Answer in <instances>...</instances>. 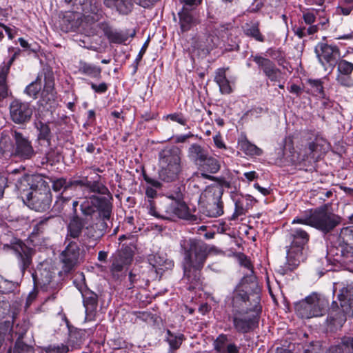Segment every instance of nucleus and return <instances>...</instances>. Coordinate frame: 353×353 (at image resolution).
Here are the masks:
<instances>
[{
    "instance_id": "f257e3e1",
    "label": "nucleus",
    "mask_w": 353,
    "mask_h": 353,
    "mask_svg": "<svg viewBox=\"0 0 353 353\" xmlns=\"http://www.w3.org/2000/svg\"><path fill=\"white\" fill-rule=\"evenodd\" d=\"M110 195L108 197L92 195L85 196L80 204V210L84 217L73 216L67 225L68 237L77 239L78 242L87 248L94 247L105 234L112 214V204Z\"/></svg>"
},
{
    "instance_id": "f03ea898",
    "label": "nucleus",
    "mask_w": 353,
    "mask_h": 353,
    "mask_svg": "<svg viewBox=\"0 0 353 353\" xmlns=\"http://www.w3.org/2000/svg\"><path fill=\"white\" fill-rule=\"evenodd\" d=\"M73 8L65 11L59 21L63 32L77 30L83 23V18L88 23L98 21L103 14L99 0H65Z\"/></svg>"
},
{
    "instance_id": "7ed1b4c3",
    "label": "nucleus",
    "mask_w": 353,
    "mask_h": 353,
    "mask_svg": "<svg viewBox=\"0 0 353 353\" xmlns=\"http://www.w3.org/2000/svg\"><path fill=\"white\" fill-rule=\"evenodd\" d=\"M180 245L184 254V278L191 284L197 285L201 282V271L208 257V246L195 239H183Z\"/></svg>"
},
{
    "instance_id": "20e7f679",
    "label": "nucleus",
    "mask_w": 353,
    "mask_h": 353,
    "mask_svg": "<svg viewBox=\"0 0 353 353\" xmlns=\"http://www.w3.org/2000/svg\"><path fill=\"white\" fill-rule=\"evenodd\" d=\"M181 158L182 151L175 145L165 147L159 152L160 180L170 183L179 179L183 170Z\"/></svg>"
},
{
    "instance_id": "39448f33",
    "label": "nucleus",
    "mask_w": 353,
    "mask_h": 353,
    "mask_svg": "<svg viewBox=\"0 0 353 353\" xmlns=\"http://www.w3.org/2000/svg\"><path fill=\"white\" fill-rule=\"evenodd\" d=\"M339 221L338 216L329 212L326 207H322L314 211H310L309 214L294 219L292 223L310 225L327 233L332 230L339 223Z\"/></svg>"
},
{
    "instance_id": "423d86ee",
    "label": "nucleus",
    "mask_w": 353,
    "mask_h": 353,
    "mask_svg": "<svg viewBox=\"0 0 353 353\" xmlns=\"http://www.w3.org/2000/svg\"><path fill=\"white\" fill-rule=\"evenodd\" d=\"M328 305L325 298L313 292L294 304L295 312L302 319H310L323 315Z\"/></svg>"
},
{
    "instance_id": "0eeeda50",
    "label": "nucleus",
    "mask_w": 353,
    "mask_h": 353,
    "mask_svg": "<svg viewBox=\"0 0 353 353\" xmlns=\"http://www.w3.org/2000/svg\"><path fill=\"white\" fill-rule=\"evenodd\" d=\"M290 234L292 241L291 248L287 252V259L289 265L294 268L303 259L302 250L308 242L310 236L306 231L298 227L292 228Z\"/></svg>"
},
{
    "instance_id": "6e6552de",
    "label": "nucleus",
    "mask_w": 353,
    "mask_h": 353,
    "mask_svg": "<svg viewBox=\"0 0 353 353\" xmlns=\"http://www.w3.org/2000/svg\"><path fill=\"white\" fill-rule=\"evenodd\" d=\"M314 52L319 63L325 70L332 71L341 57V52L338 46L320 42L314 48Z\"/></svg>"
},
{
    "instance_id": "1a4fd4ad",
    "label": "nucleus",
    "mask_w": 353,
    "mask_h": 353,
    "mask_svg": "<svg viewBox=\"0 0 353 353\" xmlns=\"http://www.w3.org/2000/svg\"><path fill=\"white\" fill-rule=\"evenodd\" d=\"M255 277L254 276H244L240 283V285L234 290L232 296V314L236 312H243L246 311H252L248 307V303L249 302L247 285L249 283H253Z\"/></svg>"
},
{
    "instance_id": "9d476101",
    "label": "nucleus",
    "mask_w": 353,
    "mask_h": 353,
    "mask_svg": "<svg viewBox=\"0 0 353 353\" xmlns=\"http://www.w3.org/2000/svg\"><path fill=\"white\" fill-rule=\"evenodd\" d=\"M10 133L14 141V147L12 152V157L21 161L32 159L37 152L28 137L17 130H12Z\"/></svg>"
},
{
    "instance_id": "9b49d317",
    "label": "nucleus",
    "mask_w": 353,
    "mask_h": 353,
    "mask_svg": "<svg viewBox=\"0 0 353 353\" xmlns=\"http://www.w3.org/2000/svg\"><path fill=\"white\" fill-rule=\"evenodd\" d=\"M234 330L241 334L254 330L259 325V314L258 312L246 311L231 314Z\"/></svg>"
},
{
    "instance_id": "f8f14e48",
    "label": "nucleus",
    "mask_w": 353,
    "mask_h": 353,
    "mask_svg": "<svg viewBox=\"0 0 353 353\" xmlns=\"http://www.w3.org/2000/svg\"><path fill=\"white\" fill-rule=\"evenodd\" d=\"M330 144L325 139L320 135H316L310 140L303 151L299 154L301 161H316L329 149Z\"/></svg>"
},
{
    "instance_id": "ddd939ff",
    "label": "nucleus",
    "mask_w": 353,
    "mask_h": 353,
    "mask_svg": "<svg viewBox=\"0 0 353 353\" xmlns=\"http://www.w3.org/2000/svg\"><path fill=\"white\" fill-rule=\"evenodd\" d=\"M70 236H66L65 242H68L65 250L61 254V261L63 263V271L65 273L71 272L79 263L80 248L77 241H72Z\"/></svg>"
},
{
    "instance_id": "4468645a",
    "label": "nucleus",
    "mask_w": 353,
    "mask_h": 353,
    "mask_svg": "<svg viewBox=\"0 0 353 353\" xmlns=\"http://www.w3.org/2000/svg\"><path fill=\"white\" fill-rule=\"evenodd\" d=\"M10 119L16 124L28 123L32 115V109L30 103L20 100H13L9 106Z\"/></svg>"
},
{
    "instance_id": "2eb2a0df",
    "label": "nucleus",
    "mask_w": 353,
    "mask_h": 353,
    "mask_svg": "<svg viewBox=\"0 0 353 353\" xmlns=\"http://www.w3.org/2000/svg\"><path fill=\"white\" fill-rule=\"evenodd\" d=\"M222 190L220 188H210L203 194L208 201L207 215L210 217H217L223 213V205L221 201Z\"/></svg>"
},
{
    "instance_id": "dca6fc26",
    "label": "nucleus",
    "mask_w": 353,
    "mask_h": 353,
    "mask_svg": "<svg viewBox=\"0 0 353 353\" xmlns=\"http://www.w3.org/2000/svg\"><path fill=\"white\" fill-rule=\"evenodd\" d=\"M28 206L38 212L48 210L52 202V195L49 188L43 191H31L27 194Z\"/></svg>"
},
{
    "instance_id": "f3484780",
    "label": "nucleus",
    "mask_w": 353,
    "mask_h": 353,
    "mask_svg": "<svg viewBox=\"0 0 353 353\" xmlns=\"http://www.w3.org/2000/svg\"><path fill=\"white\" fill-rule=\"evenodd\" d=\"M133 257V252L128 247H122V248L114 256L110 268L111 272L114 278H119L124 267L129 265Z\"/></svg>"
},
{
    "instance_id": "a211bd4d",
    "label": "nucleus",
    "mask_w": 353,
    "mask_h": 353,
    "mask_svg": "<svg viewBox=\"0 0 353 353\" xmlns=\"http://www.w3.org/2000/svg\"><path fill=\"white\" fill-rule=\"evenodd\" d=\"M329 254L334 256V260L339 263L345 269L353 272V249L347 248H331Z\"/></svg>"
},
{
    "instance_id": "6ab92c4d",
    "label": "nucleus",
    "mask_w": 353,
    "mask_h": 353,
    "mask_svg": "<svg viewBox=\"0 0 353 353\" xmlns=\"http://www.w3.org/2000/svg\"><path fill=\"white\" fill-rule=\"evenodd\" d=\"M178 17L181 33L188 32L199 23L196 12L185 7L179 12Z\"/></svg>"
},
{
    "instance_id": "aec40b11",
    "label": "nucleus",
    "mask_w": 353,
    "mask_h": 353,
    "mask_svg": "<svg viewBox=\"0 0 353 353\" xmlns=\"http://www.w3.org/2000/svg\"><path fill=\"white\" fill-rule=\"evenodd\" d=\"M252 57L259 68L272 81H278L281 72L272 61L259 55L252 56Z\"/></svg>"
},
{
    "instance_id": "412c9836",
    "label": "nucleus",
    "mask_w": 353,
    "mask_h": 353,
    "mask_svg": "<svg viewBox=\"0 0 353 353\" xmlns=\"http://www.w3.org/2000/svg\"><path fill=\"white\" fill-rule=\"evenodd\" d=\"M13 250L16 257L19 260L21 270L24 272L25 270L29 268L32 263V256L34 253L33 250L24 243H20L16 245Z\"/></svg>"
},
{
    "instance_id": "4be33fe9",
    "label": "nucleus",
    "mask_w": 353,
    "mask_h": 353,
    "mask_svg": "<svg viewBox=\"0 0 353 353\" xmlns=\"http://www.w3.org/2000/svg\"><path fill=\"white\" fill-rule=\"evenodd\" d=\"M199 167L203 172L201 173V176L203 178L214 181L216 178L208 173L215 174L218 172L220 170L221 165L216 158L208 154Z\"/></svg>"
},
{
    "instance_id": "5701e85b",
    "label": "nucleus",
    "mask_w": 353,
    "mask_h": 353,
    "mask_svg": "<svg viewBox=\"0 0 353 353\" xmlns=\"http://www.w3.org/2000/svg\"><path fill=\"white\" fill-rule=\"evenodd\" d=\"M220 43L219 37L214 33H205L199 35L196 41V46L203 52L209 53Z\"/></svg>"
},
{
    "instance_id": "b1692460",
    "label": "nucleus",
    "mask_w": 353,
    "mask_h": 353,
    "mask_svg": "<svg viewBox=\"0 0 353 353\" xmlns=\"http://www.w3.org/2000/svg\"><path fill=\"white\" fill-rule=\"evenodd\" d=\"M213 347L217 353H239L236 345L230 343L228 335L219 334L213 342Z\"/></svg>"
},
{
    "instance_id": "393cba45",
    "label": "nucleus",
    "mask_w": 353,
    "mask_h": 353,
    "mask_svg": "<svg viewBox=\"0 0 353 353\" xmlns=\"http://www.w3.org/2000/svg\"><path fill=\"white\" fill-rule=\"evenodd\" d=\"M18 52H15L12 57L8 60L7 63H3L0 67V101L6 98L8 95V87L6 85V77L10 71V68L13 63L16 57L19 54Z\"/></svg>"
},
{
    "instance_id": "a878e982",
    "label": "nucleus",
    "mask_w": 353,
    "mask_h": 353,
    "mask_svg": "<svg viewBox=\"0 0 353 353\" xmlns=\"http://www.w3.org/2000/svg\"><path fill=\"white\" fill-rule=\"evenodd\" d=\"M79 290L81 292L83 297L86 314H92L96 311L98 305V296L97 294L88 289L83 290L82 288H79Z\"/></svg>"
},
{
    "instance_id": "bb28decb",
    "label": "nucleus",
    "mask_w": 353,
    "mask_h": 353,
    "mask_svg": "<svg viewBox=\"0 0 353 353\" xmlns=\"http://www.w3.org/2000/svg\"><path fill=\"white\" fill-rule=\"evenodd\" d=\"M33 277L34 279H37L39 284L46 290L55 288L58 285V283L53 281L54 277L53 272L46 268L39 270L35 275L33 274Z\"/></svg>"
},
{
    "instance_id": "cd10ccee",
    "label": "nucleus",
    "mask_w": 353,
    "mask_h": 353,
    "mask_svg": "<svg viewBox=\"0 0 353 353\" xmlns=\"http://www.w3.org/2000/svg\"><path fill=\"white\" fill-rule=\"evenodd\" d=\"M148 260L149 263L154 268H159L160 270L170 269L174 266L172 261L167 258L166 254L163 252H157L150 254Z\"/></svg>"
},
{
    "instance_id": "c85d7f7f",
    "label": "nucleus",
    "mask_w": 353,
    "mask_h": 353,
    "mask_svg": "<svg viewBox=\"0 0 353 353\" xmlns=\"http://www.w3.org/2000/svg\"><path fill=\"white\" fill-rule=\"evenodd\" d=\"M208 154V150L197 143L192 144L188 151V157L197 165H199Z\"/></svg>"
},
{
    "instance_id": "c756f323",
    "label": "nucleus",
    "mask_w": 353,
    "mask_h": 353,
    "mask_svg": "<svg viewBox=\"0 0 353 353\" xmlns=\"http://www.w3.org/2000/svg\"><path fill=\"white\" fill-rule=\"evenodd\" d=\"M23 181L30 186L32 191H43L45 188H49L48 183L45 180V177L41 174L26 176L23 178Z\"/></svg>"
},
{
    "instance_id": "7c9ffc66",
    "label": "nucleus",
    "mask_w": 353,
    "mask_h": 353,
    "mask_svg": "<svg viewBox=\"0 0 353 353\" xmlns=\"http://www.w3.org/2000/svg\"><path fill=\"white\" fill-rule=\"evenodd\" d=\"M10 132L11 130H3L0 133V156L6 153H10V155L12 157L14 141Z\"/></svg>"
},
{
    "instance_id": "2f4dec72",
    "label": "nucleus",
    "mask_w": 353,
    "mask_h": 353,
    "mask_svg": "<svg viewBox=\"0 0 353 353\" xmlns=\"http://www.w3.org/2000/svg\"><path fill=\"white\" fill-rule=\"evenodd\" d=\"M106 6L111 8H115L120 14H129L133 7L132 0H104Z\"/></svg>"
},
{
    "instance_id": "473e14b6",
    "label": "nucleus",
    "mask_w": 353,
    "mask_h": 353,
    "mask_svg": "<svg viewBox=\"0 0 353 353\" xmlns=\"http://www.w3.org/2000/svg\"><path fill=\"white\" fill-rule=\"evenodd\" d=\"M174 208L173 219L176 218L188 221H195L196 219L194 215L191 214L188 207L184 202L174 201Z\"/></svg>"
},
{
    "instance_id": "72a5a7b5",
    "label": "nucleus",
    "mask_w": 353,
    "mask_h": 353,
    "mask_svg": "<svg viewBox=\"0 0 353 353\" xmlns=\"http://www.w3.org/2000/svg\"><path fill=\"white\" fill-rule=\"evenodd\" d=\"M100 28L103 30L104 34L112 43H121L126 39L125 37L119 32L113 30L108 23H100Z\"/></svg>"
},
{
    "instance_id": "f704fd0d",
    "label": "nucleus",
    "mask_w": 353,
    "mask_h": 353,
    "mask_svg": "<svg viewBox=\"0 0 353 353\" xmlns=\"http://www.w3.org/2000/svg\"><path fill=\"white\" fill-rule=\"evenodd\" d=\"M252 201L251 196H242L235 201V210L232 214V219H236L239 216L245 214L250 207V202Z\"/></svg>"
},
{
    "instance_id": "c9c22d12",
    "label": "nucleus",
    "mask_w": 353,
    "mask_h": 353,
    "mask_svg": "<svg viewBox=\"0 0 353 353\" xmlns=\"http://www.w3.org/2000/svg\"><path fill=\"white\" fill-rule=\"evenodd\" d=\"M339 242L340 248L353 249V226H348L341 229Z\"/></svg>"
},
{
    "instance_id": "e433bc0d",
    "label": "nucleus",
    "mask_w": 353,
    "mask_h": 353,
    "mask_svg": "<svg viewBox=\"0 0 353 353\" xmlns=\"http://www.w3.org/2000/svg\"><path fill=\"white\" fill-rule=\"evenodd\" d=\"M327 353H353V338H343L341 343L338 345L331 347Z\"/></svg>"
},
{
    "instance_id": "4c0bfd02",
    "label": "nucleus",
    "mask_w": 353,
    "mask_h": 353,
    "mask_svg": "<svg viewBox=\"0 0 353 353\" xmlns=\"http://www.w3.org/2000/svg\"><path fill=\"white\" fill-rule=\"evenodd\" d=\"M214 81L219 85L222 94H229L231 92L232 88L229 81L226 78L225 70L223 68H220L216 71Z\"/></svg>"
},
{
    "instance_id": "58836bf2",
    "label": "nucleus",
    "mask_w": 353,
    "mask_h": 353,
    "mask_svg": "<svg viewBox=\"0 0 353 353\" xmlns=\"http://www.w3.org/2000/svg\"><path fill=\"white\" fill-rule=\"evenodd\" d=\"M79 71L83 74L98 78L101 77V68L93 64L81 61L79 62Z\"/></svg>"
},
{
    "instance_id": "ea45409f",
    "label": "nucleus",
    "mask_w": 353,
    "mask_h": 353,
    "mask_svg": "<svg viewBox=\"0 0 353 353\" xmlns=\"http://www.w3.org/2000/svg\"><path fill=\"white\" fill-rule=\"evenodd\" d=\"M241 150L249 156H260L263 151L254 144L250 142L246 138L239 141Z\"/></svg>"
},
{
    "instance_id": "a19ab883",
    "label": "nucleus",
    "mask_w": 353,
    "mask_h": 353,
    "mask_svg": "<svg viewBox=\"0 0 353 353\" xmlns=\"http://www.w3.org/2000/svg\"><path fill=\"white\" fill-rule=\"evenodd\" d=\"M36 127L39 131L38 140L46 141L48 145L51 143L52 134L48 124L39 121L36 124Z\"/></svg>"
},
{
    "instance_id": "79ce46f5",
    "label": "nucleus",
    "mask_w": 353,
    "mask_h": 353,
    "mask_svg": "<svg viewBox=\"0 0 353 353\" xmlns=\"http://www.w3.org/2000/svg\"><path fill=\"white\" fill-rule=\"evenodd\" d=\"M27 331L26 328H20L19 331L16 330L15 334H18V339L15 342V345L13 349V353H22L28 350V346L23 341V336L26 334Z\"/></svg>"
},
{
    "instance_id": "37998d69",
    "label": "nucleus",
    "mask_w": 353,
    "mask_h": 353,
    "mask_svg": "<svg viewBox=\"0 0 353 353\" xmlns=\"http://www.w3.org/2000/svg\"><path fill=\"white\" fill-rule=\"evenodd\" d=\"M167 335L168 336L166 337V341L170 345V350L174 351L179 349L184 339L183 334H181L176 336L172 333L170 330H168Z\"/></svg>"
},
{
    "instance_id": "c03bdc74",
    "label": "nucleus",
    "mask_w": 353,
    "mask_h": 353,
    "mask_svg": "<svg viewBox=\"0 0 353 353\" xmlns=\"http://www.w3.org/2000/svg\"><path fill=\"white\" fill-rule=\"evenodd\" d=\"M245 34L254 38L255 40L263 42L264 37L261 34L258 23L246 24L244 28Z\"/></svg>"
},
{
    "instance_id": "a18cd8bd",
    "label": "nucleus",
    "mask_w": 353,
    "mask_h": 353,
    "mask_svg": "<svg viewBox=\"0 0 353 353\" xmlns=\"http://www.w3.org/2000/svg\"><path fill=\"white\" fill-rule=\"evenodd\" d=\"M87 188L89 190L90 192L97 193L102 195L110 194L107 187L98 181L93 182L89 181V185H87Z\"/></svg>"
},
{
    "instance_id": "49530a36",
    "label": "nucleus",
    "mask_w": 353,
    "mask_h": 353,
    "mask_svg": "<svg viewBox=\"0 0 353 353\" xmlns=\"http://www.w3.org/2000/svg\"><path fill=\"white\" fill-rule=\"evenodd\" d=\"M56 98V92L54 91L53 83L52 81L48 80L46 82L44 90L43 92V100L46 103L54 101Z\"/></svg>"
},
{
    "instance_id": "de8ad7c7",
    "label": "nucleus",
    "mask_w": 353,
    "mask_h": 353,
    "mask_svg": "<svg viewBox=\"0 0 353 353\" xmlns=\"http://www.w3.org/2000/svg\"><path fill=\"white\" fill-rule=\"evenodd\" d=\"M337 71L339 74H351L353 72V63L345 59L337 61Z\"/></svg>"
},
{
    "instance_id": "09e8293b",
    "label": "nucleus",
    "mask_w": 353,
    "mask_h": 353,
    "mask_svg": "<svg viewBox=\"0 0 353 353\" xmlns=\"http://www.w3.org/2000/svg\"><path fill=\"white\" fill-rule=\"evenodd\" d=\"M174 210V202L165 203L159 210L161 214L158 215L163 219L173 220Z\"/></svg>"
},
{
    "instance_id": "8fccbe9b",
    "label": "nucleus",
    "mask_w": 353,
    "mask_h": 353,
    "mask_svg": "<svg viewBox=\"0 0 353 353\" xmlns=\"http://www.w3.org/2000/svg\"><path fill=\"white\" fill-rule=\"evenodd\" d=\"M46 353H67L69 351L68 346L61 343L59 345H49L43 348Z\"/></svg>"
},
{
    "instance_id": "3c124183",
    "label": "nucleus",
    "mask_w": 353,
    "mask_h": 353,
    "mask_svg": "<svg viewBox=\"0 0 353 353\" xmlns=\"http://www.w3.org/2000/svg\"><path fill=\"white\" fill-rule=\"evenodd\" d=\"M311 92L316 96L323 97L324 91L322 82L320 80H309Z\"/></svg>"
},
{
    "instance_id": "603ef678",
    "label": "nucleus",
    "mask_w": 353,
    "mask_h": 353,
    "mask_svg": "<svg viewBox=\"0 0 353 353\" xmlns=\"http://www.w3.org/2000/svg\"><path fill=\"white\" fill-rule=\"evenodd\" d=\"M88 185H89L88 176H78L68 181V188H71L77 186L87 188Z\"/></svg>"
},
{
    "instance_id": "864d4df0",
    "label": "nucleus",
    "mask_w": 353,
    "mask_h": 353,
    "mask_svg": "<svg viewBox=\"0 0 353 353\" xmlns=\"http://www.w3.org/2000/svg\"><path fill=\"white\" fill-rule=\"evenodd\" d=\"M337 83L342 86L351 88L353 86V79L351 74H337L336 79Z\"/></svg>"
},
{
    "instance_id": "5fc2aeb1",
    "label": "nucleus",
    "mask_w": 353,
    "mask_h": 353,
    "mask_svg": "<svg viewBox=\"0 0 353 353\" xmlns=\"http://www.w3.org/2000/svg\"><path fill=\"white\" fill-rule=\"evenodd\" d=\"M41 89V84L34 81L32 82L26 87L25 92L28 96L36 98Z\"/></svg>"
},
{
    "instance_id": "6e6d98bb",
    "label": "nucleus",
    "mask_w": 353,
    "mask_h": 353,
    "mask_svg": "<svg viewBox=\"0 0 353 353\" xmlns=\"http://www.w3.org/2000/svg\"><path fill=\"white\" fill-rule=\"evenodd\" d=\"M68 181L64 178H59L53 181L52 189L56 192H59L62 189H63V191H65L67 189H69V188H68Z\"/></svg>"
},
{
    "instance_id": "4d7b16f0",
    "label": "nucleus",
    "mask_w": 353,
    "mask_h": 353,
    "mask_svg": "<svg viewBox=\"0 0 353 353\" xmlns=\"http://www.w3.org/2000/svg\"><path fill=\"white\" fill-rule=\"evenodd\" d=\"M69 197H65L63 194L57 197V199L54 205V208L58 212H61L63 210L64 205L70 201Z\"/></svg>"
},
{
    "instance_id": "13d9d810",
    "label": "nucleus",
    "mask_w": 353,
    "mask_h": 353,
    "mask_svg": "<svg viewBox=\"0 0 353 353\" xmlns=\"http://www.w3.org/2000/svg\"><path fill=\"white\" fill-rule=\"evenodd\" d=\"M10 327L11 325L10 321L0 323V348L3 344L5 335Z\"/></svg>"
},
{
    "instance_id": "bf43d9fd",
    "label": "nucleus",
    "mask_w": 353,
    "mask_h": 353,
    "mask_svg": "<svg viewBox=\"0 0 353 353\" xmlns=\"http://www.w3.org/2000/svg\"><path fill=\"white\" fill-rule=\"evenodd\" d=\"M167 118H169L172 121H175L179 123L181 125L186 124V119L183 117V114L181 113H174L170 114L167 116Z\"/></svg>"
},
{
    "instance_id": "052dcab7",
    "label": "nucleus",
    "mask_w": 353,
    "mask_h": 353,
    "mask_svg": "<svg viewBox=\"0 0 353 353\" xmlns=\"http://www.w3.org/2000/svg\"><path fill=\"white\" fill-rule=\"evenodd\" d=\"M91 88L97 93H104L108 90V85L103 82L99 85H96L94 83H90Z\"/></svg>"
},
{
    "instance_id": "680f3d73",
    "label": "nucleus",
    "mask_w": 353,
    "mask_h": 353,
    "mask_svg": "<svg viewBox=\"0 0 353 353\" xmlns=\"http://www.w3.org/2000/svg\"><path fill=\"white\" fill-rule=\"evenodd\" d=\"M320 345L317 343H311L304 349V353H321Z\"/></svg>"
},
{
    "instance_id": "e2e57ef3",
    "label": "nucleus",
    "mask_w": 353,
    "mask_h": 353,
    "mask_svg": "<svg viewBox=\"0 0 353 353\" xmlns=\"http://www.w3.org/2000/svg\"><path fill=\"white\" fill-rule=\"evenodd\" d=\"M352 10L353 6H346L340 4L336 8V11L339 14H342L345 16L349 15Z\"/></svg>"
},
{
    "instance_id": "0e129e2a",
    "label": "nucleus",
    "mask_w": 353,
    "mask_h": 353,
    "mask_svg": "<svg viewBox=\"0 0 353 353\" xmlns=\"http://www.w3.org/2000/svg\"><path fill=\"white\" fill-rule=\"evenodd\" d=\"M144 180L147 182V183L150 184L153 188H161V183L157 179H152L147 175L143 176Z\"/></svg>"
},
{
    "instance_id": "69168bd1",
    "label": "nucleus",
    "mask_w": 353,
    "mask_h": 353,
    "mask_svg": "<svg viewBox=\"0 0 353 353\" xmlns=\"http://www.w3.org/2000/svg\"><path fill=\"white\" fill-rule=\"evenodd\" d=\"M303 19L306 24L311 25L315 21L316 16L312 12H307L303 13Z\"/></svg>"
},
{
    "instance_id": "338daca9",
    "label": "nucleus",
    "mask_w": 353,
    "mask_h": 353,
    "mask_svg": "<svg viewBox=\"0 0 353 353\" xmlns=\"http://www.w3.org/2000/svg\"><path fill=\"white\" fill-rule=\"evenodd\" d=\"M147 208L148 209V212L151 215H153L156 217L159 218V216L158 214H161V212L160 211L157 212L156 210L154 203L152 200L148 201V205L147 206Z\"/></svg>"
},
{
    "instance_id": "774afa93",
    "label": "nucleus",
    "mask_w": 353,
    "mask_h": 353,
    "mask_svg": "<svg viewBox=\"0 0 353 353\" xmlns=\"http://www.w3.org/2000/svg\"><path fill=\"white\" fill-rule=\"evenodd\" d=\"M134 2L143 8H149L159 0H134Z\"/></svg>"
}]
</instances>
